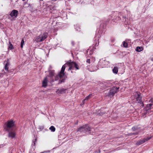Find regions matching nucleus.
I'll list each match as a JSON object with an SVG mask.
<instances>
[{
	"label": "nucleus",
	"mask_w": 153,
	"mask_h": 153,
	"mask_svg": "<svg viewBox=\"0 0 153 153\" xmlns=\"http://www.w3.org/2000/svg\"><path fill=\"white\" fill-rule=\"evenodd\" d=\"M65 68V65L62 66L61 71L60 73L58 74V75H57L55 78V79L56 80H57L59 79V77L60 79H62L59 81V83L60 84L62 82H64V79H63V77L64 76L65 74L64 73V71Z\"/></svg>",
	"instance_id": "f257e3e1"
},
{
	"label": "nucleus",
	"mask_w": 153,
	"mask_h": 153,
	"mask_svg": "<svg viewBox=\"0 0 153 153\" xmlns=\"http://www.w3.org/2000/svg\"><path fill=\"white\" fill-rule=\"evenodd\" d=\"M14 126V123L13 120H8L6 122L4 126V129L5 131H9L10 130L12 129Z\"/></svg>",
	"instance_id": "f03ea898"
},
{
	"label": "nucleus",
	"mask_w": 153,
	"mask_h": 153,
	"mask_svg": "<svg viewBox=\"0 0 153 153\" xmlns=\"http://www.w3.org/2000/svg\"><path fill=\"white\" fill-rule=\"evenodd\" d=\"M90 130V128L88 125L85 124L80 126L77 129V131L81 132H85L89 131Z\"/></svg>",
	"instance_id": "7ed1b4c3"
},
{
	"label": "nucleus",
	"mask_w": 153,
	"mask_h": 153,
	"mask_svg": "<svg viewBox=\"0 0 153 153\" xmlns=\"http://www.w3.org/2000/svg\"><path fill=\"white\" fill-rule=\"evenodd\" d=\"M135 96L136 97V100L138 103H140L141 106L143 107V104L141 100L142 97L140 95V94L138 92H136L135 94Z\"/></svg>",
	"instance_id": "20e7f679"
},
{
	"label": "nucleus",
	"mask_w": 153,
	"mask_h": 153,
	"mask_svg": "<svg viewBox=\"0 0 153 153\" xmlns=\"http://www.w3.org/2000/svg\"><path fill=\"white\" fill-rule=\"evenodd\" d=\"M69 66V70L73 69V68L75 67L77 70L79 69L78 66L77 64L74 62H71L68 63Z\"/></svg>",
	"instance_id": "39448f33"
},
{
	"label": "nucleus",
	"mask_w": 153,
	"mask_h": 153,
	"mask_svg": "<svg viewBox=\"0 0 153 153\" xmlns=\"http://www.w3.org/2000/svg\"><path fill=\"white\" fill-rule=\"evenodd\" d=\"M119 89V87H113L110 91L109 93V95L113 96L115 93L118 91Z\"/></svg>",
	"instance_id": "423d86ee"
},
{
	"label": "nucleus",
	"mask_w": 153,
	"mask_h": 153,
	"mask_svg": "<svg viewBox=\"0 0 153 153\" xmlns=\"http://www.w3.org/2000/svg\"><path fill=\"white\" fill-rule=\"evenodd\" d=\"M18 14V11L16 10H13L10 13V16L12 17H15L16 18Z\"/></svg>",
	"instance_id": "0eeeda50"
},
{
	"label": "nucleus",
	"mask_w": 153,
	"mask_h": 153,
	"mask_svg": "<svg viewBox=\"0 0 153 153\" xmlns=\"http://www.w3.org/2000/svg\"><path fill=\"white\" fill-rule=\"evenodd\" d=\"M66 90V89H64L62 88H60L57 90L56 93L58 94H62L64 93H65Z\"/></svg>",
	"instance_id": "6e6552de"
},
{
	"label": "nucleus",
	"mask_w": 153,
	"mask_h": 153,
	"mask_svg": "<svg viewBox=\"0 0 153 153\" xmlns=\"http://www.w3.org/2000/svg\"><path fill=\"white\" fill-rule=\"evenodd\" d=\"M39 35L41 37V39L42 40V42L47 37L48 33H45L43 34H41Z\"/></svg>",
	"instance_id": "1a4fd4ad"
},
{
	"label": "nucleus",
	"mask_w": 153,
	"mask_h": 153,
	"mask_svg": "<svg viewBox=\"0 0 153 153\" xmlns=\"http://www.w3.org/2000/svg\"><path fill=\"white\" fill-rule=\"evenodd\" d=\"M39 35L41 37V39L42 40V42L47 37L48 33H45L43 34H41Z\"/></svg>",
	"instance_id": "9d476101"
},
{
	"label": "nucleus",
	"mask_w": 153,
	"mask_h": 153,
	"mask_svg": "<svg viewBox=\"0 0 153 153\" xmlns=\"http://www.w3.org/2000/svg\"><path fill=\"white\" fill-rule=\"evenodd\" d=\"M48 81V79L47 77L45 78L42 83L43 87H45L47 86Z\"/></svg>",
	"instance_id": "9b49d317"
},
{
	"label": "nucleus",
	"mask_w": 153,
	"mask_h": 153,
	"mask_svg": "<svg viewBox=\"0 0 153 153\" xmlns=\"http://www.w3.org/2000/svg\"><path fill=\"white\" fill-rule=\"evenodd\" d=\"M9 132L8 137L12 138H14L15 137V133L13 131H8Z\"/></svg>",
	"instance_id": "f8f14e48"
},
{
	"label": "nucleus",
	"mask_w": 153,
	"mask_h": 153,
	"mask_svg": "<svg viewBox=\"0 0 153 153\" xmlns=\"http://www.w3.org/2000/svg\"><path fill=\"white\" fill-rule=\"evenodd\" d=\"M10 63L8 59H7L6 62V63L5 64L4 67V69L5 71H9V66L10 65Z\"/></svg>",
	"instance_id": "ddd939ff"
},
{
	"label": "nucleus",
	"mask_w": 153,
	"mask_h": 153,
	"mask_svg": "<svg viewBox=\"0 0 153 153\" xmlns=\"http://www.w3.org/2000/svg\"><path fill=\"white\" fill-rule=\"evenodd\" d=\"M54 70H50L49 71L48 76L49 77H52L54 76Z\"/></svg>",
	"instance_id": "4468645a"
},
{
	"label": "nucleus",
	"mask_w": 153,
	"mask_h": 153,
	"mask_svg": "<svg viewBox=\"0 0 153 153\" xmlns=\"http://www.w3.org/2000/svg\"><path fill=\"white\" fill-rule=\"evenodd\" d=\"M143 48L142 47H137L136 49V51L137 52H140L143 50Z\"/></svg>",
	"instance_id": "2eb2a0df"
},
{
	"label": "nucleus",
	"mask_w": 153,
	"mask_h": 153,
	"mask_svg": "<svg viewBox=\"0 0 153 153\" xmlns=\"http://www.w3.org/2000/svg\"><path fill=\"white\" fill-rule=\"evenodd\" d=\"M91 96H92V94H89V95L85 97V98L83 100V102H83V103L84 104V101H85L88 100L89 99H90L91 97Z\"/></svg>",
	"instance_id": "dca6fc26"
},
{
	"label": "nucleus",
	"mask_w": 153,
	"mask_h": 153,
	"mask_svg": "<svg viewBox=\"0 0 153 153\" xmlns=\"http://www.w3.org/2000/svg\"><path fill=\"white\" fill-rule=\"evenodd\" d=\"M145 143V141L143 140V139L141 140H140L138 141L136 143V144L137 145H140L142 144L143 143Z\"/></svg>",
	"instance_id": "f3484780"
},
{
	"label": "nucleus",
	"mask_w": 153,
	"mask_h": 153,
	"mask_svg": "<svg viewBox=\"0 0 153 153\" xmlns=\"http://www.w3.org/2000/svg\"><path fill=\"white\" fill-rule=\"evenodd\" d=\"M130 45V43L128 42L126 40L125 41V48L129 47Z\"/></svg>",
	"instance_id": "a211bd4d"
},
{
	"label": "nucleus",
	"mask_w": 153,
	"mask_h": 153,
	"mask_svg": "<svg viewBox=\"0 0 153 153\" xmlns=\"http://www.w3.org/2000/svg\"><path fill=\"white\" fill-rule=\"evenodd\" d=\"M42 40L41 39V37L40 35L38 36L36 38L35 40L37 42H42Z\"/></svg>",
	"instance_id": "6ab92c4d"
},
{
	"label": "nucleus",
	"mask_w": 153,
	"mask_h": 153,
	"mask_svg": "<svg viewBox=\"0 0 153 153\" xmlns=\"http://www.w3.org/2000/svg\"><path fill=\"white\" fill-rule=\"evenodd\" d=\"M49 129L51 130V131L54 132L55 131L56 128L53 126H51L50 128Z\"/></svg>",
	"instance_id": "aec40b11"
},
{
	"label": "nucleus",
	"mask_w": 153,
	"mask_h": 153,
	"mask_svg": "<svg viewBox=\"0 0 153 153\" xmlns=\"http://www.w3.org/2000/svg\"><path fill=\"white\" fill-rule=\"evenodd\" d=\"M118 71V69L117 67H114L113 69V71L114 73L117 74Z\"/></svg>",
	"instance_id": "412c9836"
},
{
	"label": "nucleus",
	"mask_w": 153,
	"mask_h": 153,
	"mask_svg": "<svg viewBox=\"0 0 153 153\" xmlns=\"http://www.w3.org/2000/svg\"><path fill=\"white\" fill-rule=\"evenodd\" d=\"M9 43L10 45L9 47V48L10 49V50H12L13 48V46L11 44V42H9Z\"/></svg>",
	"instance_id": "4be33fe9"
},
{
	"label": "nucleus",
	"mask_w": 153,
	"mask_h": 153,
	"mask_svg": "<svg viewBox=\"0 0 153 153\" xmlns=\"http://www.w3.org/2000/svg\"><path fill=\"white\" fill-rule=\"evenodd\" d=\"M153 105V104L150 103L147 105V107L149 109H150L151 108L152 105Z\"/></svg>",
	"instance_id": "5701e85b"
},
{
	"label": "nucleus",
	"mask_w": 153,
	"mask_h": 153,
	"mask_svg": "<svg viewBox=\"0 0 153 153\" xmlns=\"http://www.w3.org/2000/svg\"><path fill=\"white\" fill-rule=\"evenodd\" d=\"M151 137H147L145 138H144L143 139V140L145 141V142L148 140H149L150 139H151Z\"/></svg>",
	"instance_id": "b1692460"
},
{
	"label": "nucleus",
	"mask_w": 153,
	"mask_h": 153,
	"mask_svg": "<svg viewBox=\"0 0 153 153\" xmlns=\"http://www.w3.org/2000/svg\"><path fill=\"white\" fill-rule=\"evenodd\" d=\"M151 137H147L145 138H144L143 139V140L145 141V142L148 140H149L150 139H151Z\"/></svg>",
	"instance_id": "393cba45"
},
{
	"label": "nucleus",
	"mask_w": 153,
	"mask_h": 153,
	"mask_svg": "<svg viewBox=\"0 0 153 153\" xmlns=\"http://www.w3.org/2000/svg\"><path fill=\"white\" fill-rule=\"evenodd\" d=\"M24 41L23 40V39H22V40L21 43V47L22 48L23 47V45L24 44Z\"/></svg>",
	"instance_id": "a878e982"
},
{
	"label": "nucleus",
	"mask_w": 153,
	"mask_h": 153,
	"mask_svg": "<svg viewBox=\"0 0 153 153\" xmlns=\"http://www.w3.org/2000/svg\"><path fill=\"white\" fill-rule=\"evenodd\" d=\"M149 102H151V103H152L153 104V98H151L149 101Z\"/></svg>",
	"instance_id": "bb28decb"
},
{
	"label": "nucleus",
	"mask_w": 153,
	"mask_h": 153,
	"mask_svg": "<svg viewBox=\"0 0 153 153\" xmlns=\"http://www.w3.org/2000/svg\"><path fill=\"white\" fill-rule=\"evenodd\" d=\"M132 129L134 131V130H136V127H134L132 128Z\"/></svg>",
	"instance_id": "cd10ccee"
},
{
	"label": "nucleus",
	"mask_w": 153,
	"mask_h": 153,
	"mask_svg": "<svg viewBox=\"0 0 153 153\" xmlns=\"http://www.w3.org/2000/svg\"><path fill=\"white\" fill-rule=\"evenodd\" d=\"M87 62H88L89 63H90V59H87Z\"/></svg>",
	"instance_id": "c85d7f7f"
},
{
	"label": "nucleus",
	"mask_w": 153,
	"mask_h": 153,
	"mask_svg": "<svg viewBox=\"0 0 153 153\" xmlns=\"http://www.w3.org/2000/svg\"><path fill=\"white\" fill-rule=\"evenodd\" d=\"M104 113H99V114H100V115H102L103 114H104Z\"/></svg>",
	"instance_id": "c756f323"
},
{
	"label": "nucleus",
	"mask_w": 153,
	"mask_h": 153,
	"mask_svg": "<svg viewBox=\"0 0 153 153\" xmlns=\"http://www.w3.org/2000/svg\"><path fill=\"white\" fill-rule=\"evenodd\" d=\"M123 47H124V41H123Z\"/></svg>",
	"instance_id": "7c9ffc66"
},
{
	"label": "nucleus",
	"mask_w": 153,
	"mask_h": 153,
	"mask_svg": "<svg viewBox=\"0 0 153 153\" xmlns=\"http://www.w3.org/2000/svg\"><path fill=\"white\" fill-rule=\"evenodd\" d=\"M2 74L1 73H0V77H1Z\"/></svg>",
	"instance_id": "2f4dec72"
},
{
	"label": "nucleus",
	"mask_w": 153,
	"mask_h": 153,
	"mask_svg": "<svg viewBox=\"0 0 153 153\" xmlns=\"http://www.w3.org/2000/svg\"><path fill=\"white\" fill-rule=\"evenodd\" d=\"M151 60L153 61V58L151 59Z\"/></svg>",
	"instance_id": "473e14b6"
}]
</instances>
